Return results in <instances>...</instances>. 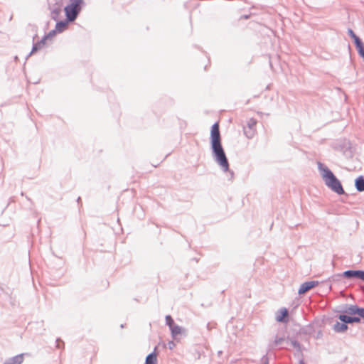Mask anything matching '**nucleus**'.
Returning <instances> with one entry per match:
<instances>
[{"instance_id":"obj_19","label":"nucleus","mask_w":364,"mask_h":364,"mask_svg":"<svg viewBox=\"0 0 364 364\" xmlns=\"http://www.w3.org/2000/svg\"><path fill=\"white\" fill-rule=\"evenodd\" d=\"M352 320H353V322H359L360 321V318H358V317H352Z\"/></svg>"},{"instance_id":"obj_11","label":"nucleus","mask_w":364,"mask_h":364,"mask_svg":"<svg viewBox=\"0 0 364 364\" xmlns=\"http://www.w3.org/2000/svg\"><path fill=\"white\" fill-rule=\"evenodd\" d=\"M355 186L358 191H364V178L359 177L355 181Z\"/></svg>"},{"instance_id":"obj_18","label":"nucleus","mask_w":364,"mask_h":364,"mask_svg":"<svg viewBox=\"0 0 364 364\" xmlns=\"http://www.w3.org/2000/svg\"><path fill=\"white\" fill-rule=\"evenodd\" d=\"M359 316L364 318V309L362 308L359 311Z\"/></svg>"},{"instance_id":"obj_13","label":"nucleus","mask_w":364,"mask_h":364,"mask_svg":"<svg viewBox=\"0 0 364 364\" xmlns=\"http://www.w3.org/2000/svg\"><path fill=\"white\" fill-rule=\"evenodd\" d=\"M170 329L173 337H176V336L181 334L183 332L182 328L180 326L175 324L172 326L170 328Z\"/></svg>"},{"instance_id":"obj_8","label":"nucleus","mask_w":364,"mask_h":364,"mask_svg":"<svg viewBox=\"0 0 364 364\" xmlns=\"http://www.w3.org/2000/svg\"><path fill=\"white\" fill-rule=\"evenodd\" d=\"M348 33L353 38L355 43L356 44L357 47L360 49V53L364 56V52H363L362 50V43L360 38L354 33V32L351 29L348 30Z\"/></svg>"},{"instance_id":"obj_9","label":"nucleus","mask_w":364,"mask_h":364,"mask_svg":"<svg viewBox=\"0 0 364 364\" xmlns=\"http://www.w3.org/2000/svg\"><path fill=\"white\" fill-rule=\"evenodd\" d=\"M23 360V355H16L10 360H9L7 362H6L4 364H21Z\"/></svg>"},{"instance_id":"obj_17","label":"nucleus","mask_w":364,"mask_h":364,"mask_svg":"<svg viewBox=\"0 0 364 364\" xmlns=\"http://www.w3.org/2000/svg\"><path fill=\"white\" fill-rule=\"evenodd\" d=\"M166 321L170 328L174 325L173 320L169 315L166 316Z\"/></svg>"},{"instance_id":"obj_14","label":"nucleus","mask_w":364,"mask_h":364,"mask_svg":"<svg viewBox=\"0 0 364 364\" xmlns=\"http://www.w3.org/2000/svg\"><path fill=\"white\" fill-rule=\"evenodd\" d=\"M347 328V325L345 323H337L334 325V330L337 332H343Z\"/></svg>"},{"instance_id":"obj_4","label":"nucleus","mask_w":364,"mask_h":364,"mask_svg":"<svg viewBox=\"0 0 364 364\" xmlns=\"http://www.w3.org/2000/svg\"><path fill=\"white\" fill-rule=\"evenodd\" d=\"M55 36V31H50L48 33V34L46 35L40 42H38L37 43H36L33 46L31 53V54L34 53L37 50L43 48L45 46L46 43V41L48 39H52Z\"/></svg>"},{"instance_id":"obj_7","label":"nucleus","mask_w":364,"mask_h":364,"mask_svg":"<svg viewBox=\"0 0 364 364\" xmlns=\"http://www.w3.org/2000/svg\"><path fill=\"white\" fill-rule=\"evenodd\" d=\"M288 311L287 309L283 308L280 309L277 315V321L279 322H287Z\"/></svg>"},{"instance_id":"obj_5","label":"nucleus","mask_w":364,"mask_h":364,"mask_svg":"<svg viewBox=\"0 0 364 364\" xmlns=\"http://www.w3.org/2000/svg\"><path fill=\"white\" fill-rule=\"evenodd\" d=\"M316 285H318V282L311 281L305 282L301 285L298 292L299 294H303L308 291L309 290H310L311 289L316 287Z\"/></svg>"},{"instance_id":"obj_15","label":"nucleus","mask_w":364,"mask_h":364,"mask_svg":"<svg viewBox=\"0 0 364 364\" xmlns=\"http://www.w3.org/2000/svg\"><path fill=\"white\" fill-rule=\"evenodd\" d=\"M361 308H358L356 306H353L348 308V309L346 311V312L349 314H358L359 315V311Z\"/></svg>"},{"instance_id":"obj_12","label":"nucleus","mask_w":364,"mask_h":364,"mask_svg":"<svg viewBox=\"0 0 364 364\" xmlns=\"http://www.w3.org/2000/svg\"><path fill=\"white\" fill-rule=\"evenodd\" d=\"M67 26H68L67 22H64V21L58 22L56 23L55 29L54 31H55V33L56 32L60 33V32L63 31L67 28Z\"/></svg>"},{"instance_id":"obj_16","label":"nucleus","mask_w":364,"mask_h":364,"mask_svg":"<svg viewBox=\"0 0 364 364\" xmlns=\"http://www.w3.org/2000/svg\"><path fill=\"white\" fill-rule=\"evenodd\" d=\"M339 319L343 323H353L352 317L346 315H340Z\"/></svg>"},{"instance_id":"obj_3","label":"nucleus","mask_w":364,"mask_h":364,"mask_svg":"<svg viewBox=\"0 0 364 364\" xmlns=\"http://www.w3.org/2000/svg\"><path fill=\"white\" fill-rule=\"evenodd\" d=\"M82 0H70V3L65 7V12L68 21H74L81 9Z\"/></svg>"},{"instance_id":"obj_10","label":"nucleus","mask_w":364,"mask_h":364,"mask_svg":"<svg viewBox=\"0 0 364 364\" xmlns=\"http://www.w3.org/2000/svg\"><path fill=\"white\" fill-rule=\"evenodd\" d=\"M157 355L155 353L149 354L146 358V364H156Z\"/></svg>"},{"instance_id":"obj_2","label":"nucleus","mask_w":364,"mask_h":364,"mask_svg":"<svg viewBox=\"0 0 364 364\" xmlns=\"http://www.w3.org/2000/svg\"><path fill=\"white\" fill-rule=\"evenodd\" d=\"M318 168L321 172V176L325 181L326 185L338 194L344 193L340 181L336 178L334 174L327 167L323 166L322 164L318 163Z\"/></svg>"},{"instance_id":"obj_1","label":"nucleus","mask_w":364,"mask_h":364,"mask_svg":"<svg viewBox=\"0 0 364 364\" xmlns=\"http://www.w3.org/2000/svg\"><path fill=\"white\" fill-rule=\"evenodd\" d=\"M210 135L212 149L215 154V160L226 171L228 170L229 164L220 143L219 124L218 122L212 126Z\"/></svg>"},{"instance_id":"obj_6","label":"nucleus","mask_w":364,"mask_h":364,"mask_svg":"<svg viewBox=\"0 0 364 364\" xmlns=\"http://www.w3.org/2000/svg\"><path fill=\"white\" fill-rule=\"evenodd\" d=\"M343 275L348 278L356 277V278L360 279L361 280L364 281V271L348 270V271L344 272Z\"/></svg>"}]
</instances>
